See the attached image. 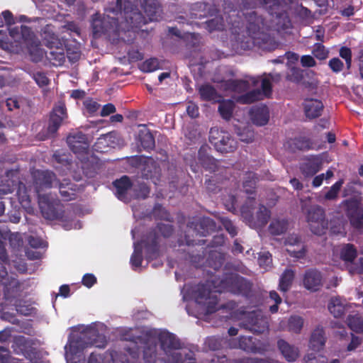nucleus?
Here are the masks:
<instances>
[{
	"instance_id": "1",
	"label": "nucleus",
	"mask_w": 363,
	"mask_h": 363,
	"mask_svg": "<svg viewBox=\"0 0 363 363\" xmlns=\"http://www.w3.org/2000/svg\"><path fill=\"white\" fill-rule=\"evenodd\" d=\"M135 1V0H116L115 7L106 10L108 13L106 17L101 18L98 13L95 14L91 23L94 35L99 36L111 29L129 30L147 23L146 17L133 7Z\"/></svg>"
},
{
	"instance_id": "2",
	"label": "nucleus",
	"mask_w": 363,
	"mask_h": 363,
	"mask_svg": "<svg viewBox=\"0 0 363 363\" xmlns=\"http://www.w3.org/2000/svg\"><path fill=\"white\" fill-rule=\"evenodd\" d=\"M160 342L157 349L156 338L150 337L145 343L143 359L145 363H155L157 359L169 363H195L192 353L180 350L179 340L172 333L162 331L158 334Z\"/></svg>"
},
{
	"instance_id": "3",
	"label": "nucleus",
	"mask_w": 363,
	"mask_h": 363,
	"mask_svg": "<svg viewBox=\"0 0 363 363\" xmlns=\"http://www.w3.org/2000/svg\"><path fill=\"white\" fill-rule=\"evenodd\" d=\"M208 281L206 284L199 285L195 291V298L198 303L206 306L208 313H213L216 310L217 296L216 293L229 291L233 293H240L248 289L249 284L245 280L236 274H231L225 279L219 281Z\"/></svg>"
},
{
	"instance_id": "4",
	"label": "nucleus",
	"mask_w": 363,
	"mask_h": 363,
	"mask_svg": "<svg viewBox=\"0 0 363 363\" xmlns=\"http://www.w3.org/2000/svg\"><path fill=\"white\" fill-rule=\"evenodd\" d=\"M34 185L38 194V203L43 216L48 220L59 219L62 216V208L59 200L50 194H42L40 191L50 188L57 184L55 177L49 171L37 170L33 172Z\"/></svg>"
},
{
	"instance_id": "5",
	"label": "nucleus",
	"mask_w": 363,
	"mask_h": 363,
	"mask_svg": "<svg viewBox=\"0 0 363 363\" xmlns=\"http://www.w3.org/2000/svg\"><path fill=\"white\" fill-rule=\"evenodd\" d=\"M10 36L18 43L16 47L21 50L26 48L33 61L41 60L46 52L41 48L39 40L35 38L30 28L27 26L15 27L9 30Z\"/></svg>"
},
{
	"instance_id": "6",
	"label": "nucleus",
	"mask_w": 363,
	"mask_h": 363,
	"mask_svg": "<svg viewBox=\"0 0 363 363\" xmlns=\"http://www.w3.org/2000/svg\"><path fill=\"white\" fill-rule=\"evenodd\" d=\"M279 74H264L262 80V90L255 89L244 95L239 96L237 101L240 104H251L261 100L264 97H268L272 92L271 81L277 82L280 80Z\"/></svg>"
},
{
	"instance_id": "7",
	"label": "nucleus",
	"mask_w": 363,
	"mask_h": 363,
	"mask_svg": "<svg viewBox=\"0 0 363 363\" xmlns=\"http://www.w3.org/2000/svg\"><path fill=\"white\" fill-rule=\"evenodd\" d=\"M302 209L306 215V220L311 230L315 235L323 234L328 227V223L325 220L324 210L318 205L306 208L302 205Z\"/></svg>"
},
{
	"instance_id": "8",
	"label": "nucleus",
	"mask_w": 363,
	"mask_h": 363,
	"mask_svg": "<svg viewBox=\"0 0 363 363\" xmlns=\"http://www.w3.org/2000/svg\"><path fill=\"white\" fill-rule=\"evenodd\" d=\"M44 34V40L50 49L45 53L46 57L53 65L61 66L65 61L66 55L62 43L53 33L47 35V31H45Z\"/></svg>"
},
{
	"instance_id": "9",
	"label": "nucleus",
	"mask_w": 363,
	"mask_h": 363,
	"mask_svg": "<svg viewBox=\"0 0 363 363\" xmlns=\"http://www.w3.org/2000/svg\"><path fill=\"white\" fill-rule=\"evenodd\" d=\"M209 140L217 151L222 153L230 152L237 148V142L230 135L218 128L211 129Z\"/></svg>"
},
{
	"instance_id": "10",
	"label": "nucleus",
	"mask_w": 363,
	"mask_h": 363,
	"mask_svg": "<svg viewBox=\"0 0 363 363\" xmlns=\"http://www.w3.org/2000/svg\"><path fill=\"white\" fill-rule=\"evenodd\" d=\"M95 345L96 347H104L106 345L105 337L99 335L94 329H89L82 333L77 341H71L70 350L76 349L83 350L89 346Z\"/></svg>"
},
{
	"instance_id": "11",
	"label": "nucleus",
	"mask_w": 363,
	"mask_h": 363,
	"mask_svg": "<svg viewBox=\"0 0 363 363\" xmlns=\"http://www.w3.org/2000/svg\"><path fill=\"white\" fill-rule=\"evenodd\" d=\"M241 213L245 221L253 228L264 226L270 217L269 210L264 206L259 207L255 216L252 214L251 210L247 206L242 207Z\"/></svg>"
},
{
	"instance_id": "12",
	"label": "nucleus",
	"mask_w": 363,
	"mask_h": 363,
	"mask_svg": "<svg viewBox=\"0 0 363 363\" xmlns=\"http://www.w3.org/2000/svg\"><path fill=\"white\" fill-rule=\"evenodd\" d=\"M242 325L256 333H264L268 328V323L260 311H251L244 314Z\"/></svg>"
},
{
	"instance_id": "13",
	"label": "nucleus",
	"mask_w": 363,
	"mask_h": 363,
	"mask_svg": "<svg viewBox=\"0 0 363 363\" xmlns=\"http://www.w3.org/2000/svg\"><path fill=\"white\" fill-rule=\"evenodd\" d=\"M259 79L250 77L243 80H223L220 82V88L226 91L242 92L251 86H256Z\"/></svg>"
},
{
	"instance_id": "14",
	"label": "nucleus",
	"mask_w": 363,
	"mask_h": 363,
	"mask_svg": "<svg viewBox=\"0 0 363 363\" xmlns=\"http://www.w3.org/2000/svg\"><path fill=\"white\" fill-rule=\"evenodd\" d=\"M286 251L295 258L301 259L304 257L306 249L302 243L301 238L297 234L289 235L284 240Z\"/></svg>"
},
{
	"instance_id": "15",
	"label": "nucleus",
	"mask_w": 363,
	"mask_h": 363,
	"mask_svg": "<svg viewBox=\"0 0 363 363\" xmlns=\"http://www.w3.org/2000/svg\"><path fill=\"white\" fill-rule=\"evenodd\" d=\"M347 208V215L351 224L355 228L363 226V211L359 208V203L354 200H347L342 203Z\"/></svg>"
},
{
	"instance_id": "16",
	"label": "nucleus",
	"mask_w": 363,
	"mask_h": 363,
	"mask_svg": "<svg viewBox=\"0 0 363 363\" xmlns=\"http://www.w3.org/2000/svg\"><path fill=\"white\" fill-rule=\"evenodd\" d=\"M139 162L143 177L153 179V182L155 184L156 181L158 180L160 172L155 161L151 157H140Z\"/></svg>"
},
{
	"instance_id": "17",
	"label": "nucleus",
	"mask_w": 363,
	"mask_h": 363,
	"mask_svg": "<svg viewBox=\"0 0 363 363\" xmlns=\"http://www.w3.org/2000/svg\"><path fill=\"white\" fill-rule=\"evenodd\" d=\"M322 165V157L320 155H313L303 159L300 169L305 177H311L321 169Z\"/></svg>"
},
{
	"instance_id": "18",
	"label": "nucleus",
	"mask_w": 363,
	"mask_h": 363,
	"mask_svg": "<svg viewBox=\"0 0 363 363\" xmlns=\"http://www.w3.org/2000/svg\"><path fill=\"white\" fill-rule=\"evenodd\" d=\"M67 117L66 108L64 104L59 103L50 114L48 131L50 135H54L60 128L62 121Z\"/></svg>"
},
{
	"instance_id": "19",
	"label": "nucleus",
	"mask_w": 363,
	"mask_h": 363,
	"mask_svg": "<svg viewBox=\"0 0 363 363\" xmlns=\"http://www.w3.org/2000/svg\"><path fill=\"white\" fill-rule=\"evenodd\" d=\"M323 284V276L321 273L316 269L307 270L303 277V284L304 287L309 291H318Z\"/></svg>"
},
{
	"instance_id": "20",
	"label": "nucleus",
	"mask_w": 363,
	"mask_h": 363,
	"mask_svg": "<svg viewBox=\"0 0 363 363\" xmlns=\"http://www.w3.org/2000/svg\"><path fill=\"white\" fill-rule=\"evenodd\" d=\"M67 141L70 149L76 154L86 152L89 148L87 138L82 133L69 135Z\"/></svg>"
},
{
	"instance_id": "21",
	"label": "nucleus",
	"mask_w": 363,
	"mask_h": 363,
	"mask_svg": "<svg viewBox=\"0 0 363 363\" xmlns=\"http://www.w3.org/2000/svg\"><path fill=\"white\" fill-rule=\"evenodd\" d=\"M141 6L150 21H158L162 10L157 0H140Z\"/></svg>"
},
{
	"instance_id": "22",
	"label": "nucleus",
	"mask_w": 363,
	"mask_h": 363,
	"mask_svg": "<svg viewBox=\"0 0 363 363\" xmlns=\"http://www.w3.org/2000/svg\"><path fill=\"white\" fill-rule=\"evenodd\" d=\"M209 147L203 145L199 151V161L201 166L210 172L218 169L217 161L208 155Z\"/></svg>"
},
{
	"instance_id": "23",
	"label": "nucleus",
	"mask_w": 363,
	"mask_h": 363,
	"mask_svg": "<svg viewBox=\"0 0 363 363\" xmlns=\"http://www.w3.org/2000/svg\"><path fill=\"white\" fill-rule=\"evenodd\" d=\"M250 118L257 125H264L269 118V109L266 106L253 107L250 111Z\"/></svg>"
},
{
	"instance_id": "24",
	"label": "nucleus",
	"mask_w": 363,
	"mask_h": 363,
	"mask_svg": "<svg viewBox=\"0 0 363 363\" xmlns=\"http://www.w3.org/2000/svg\"><path fill=\"white\" fill-rule=\"evenodd\" d=\"M303 106L306 116L309 118L320 116L323 109L322 101L315 99H306Z\"/></svg>"
},
{
	"instance_id": "25",
	"label": "nucleus",
	"mask_w": 363,
	"mask_h": 363,
	"mask_svg": "<svg viewBox=\"0 0 363 363\" xmlns=\"http://www.w3.org/2000/svg\"><path fill=\"white\" fill-rule=\"evenodd\" d=\"M113 184L116 189L117 197L121 201H127L126 194L132 186L129 178L123 176L120 179L115 181Z\"/></svg>"
},
{
	"instance_id": "26",
	"label": "nucleus",
	"mask_w": 363,
	"mask_h": 363,
	"mask_svg": "<svg viewBox=\"0 0 363 363\" xmlns=\"http://www.w3.org/2000/svg\"><path fill=\"white\" fill-rule=\"evenodd\" d=\"M115 135L110 133L99 138L94 144V150L97 152H107L108 147H114Z\"/></svg>"
},
{
	"instance_id": "27",
	"label": "nucleus",
	"mask_w": 363,
	"mask_h": 363,
	"mask_svg": "<svg viewBox=\"0 0 363 363\" xmlns=\"http://www.w3.org/2000/svg\"><path fill=\"white\" fill-rule=\"evenodd\" d=\"M278 345L280 351L287 361L294 362L298 357V349L294 346L289 345L286 341L282 340H279L278 342Z\"/></svg>"
},
{
	"instance_id": "28",
	"label": "nucleus",
	"mask_w": 363,
	"mask_h": 363,
	"mask_svg": "<svg viewBox=\"0 0 363 363\" xmlns=\"http://www.w3.org/2000/svg\"><path fill=\"white\" fill-rule=\"evenodd\" d=\"M347 302L339 297L332 298L328 304V310L335 317H340L346 309Z\"/></svg>"
},
{
	"instance_id": "29",
	"label": "nucleus",
	"mask_w": 363,
	"mask_h": 363,
	"mask_svg": "<svg viewBox=\"0 0 363 363\" xmlns=\"http://www.w3.org/2000/svg\"><path fill=\"white\" fill-rule=\"evenodd\" d=\"M17 195L18 197L19 203L21 206L28 212L33 213V208L31 205V200L30 196L28 194L27 188L26 186L20 183L18 188Z\"/></svg>"
},
{
	"instance_id": "30",
	"label": "nucleus",
	"mask_w": 363,
	"mask_h": 363,
	"mask_svg": "<svg viewBox=\"0 0 363 363\" xmlns=\"http://www.w3.org/2000/svg\"><path fill=\"white\" fill-rule=\"evenodd\" d=\"M324 330L322 328H316L312 333L310 339V346L314 350H320L325 342Z\"/></svg>"
},
{
	"instance_id": "31",
	"label": "nucleus",
	"mask_w": 363,
	"mask_h": 363,
	"mask_svg": "<svg viewBox=\"0 0 363 363\" xmlns=\"http://www.w3.org/2000/svg\"><path fill=\"white\" fill-rule=\"evenodd\" d=\"M61 196L65 201H70L75 198V189L73 184L65 179L60 183H57Z\"/></svg>"
},
{
	"instance_id": "32",
	"label": "nucleus",
	"mask_w": 363,
	"mask_h": 363,
	"mask_svg": "<svg viewBox=\"0 0 363 363\" xmlns=\"http://www.w3.org/2000/svg\"><path fill=\"white\" fill-rule=\"evenodd\" d=\"M264 27V21L263 19L257 16V15L253 12L250 13V16L248 18V25H247V30L251 35H256L257 33L259 32Z\"/></svg>"
},
{
	"instance_id": "33",
	"label": "nucleus",
	"mask_w": 363,
	"mask_h": 363,
	"mask_svg": "<svg viewBox=\"0 0 363 363\" xmlns=\"http://www.w3.org/2000/svg\"><path fill=\"white\" fill-rule=\"evenodd\" d=\"M294 275V271L291 269H286L284 270L279 279V287L280 291L283 292L289 291L292 285Z\"/></svg>"
},
{
	"instance_id": "34",
	"label": "nucleus",
	"mask_w": 363,
	"mask_h": 363,
	"mask_svg": "<svg viewBox=\"0 0 363 363\" xmlns=\"http://www.w3.org/2000/svg\"><path fill=\"white\" fill-rule=\"evenodd\" d=\"M201 98L206 101H219V96L210 85H203L199 88Z\"/></svg>"
},
{
	"instance_id": "35",
	"label": "nucleus",
	"mask_w": 363,
	"mask_h": 363,
	"mask_svg": "<svg viewBox=\"0 0 363 363\" xmlns=\"http://www.w3.org/2000/svg\"><path fill=\"white\" fill-rule=\"evenodd\" d=\"M289 226L287 220L284 219H274L269 227V230L272 234L280 235L284 233Z\"/></svg>"
},
{
	"instance_id": "36",
	"label": "nucleus",
	"mask_w": 363,
	"mask_h": 363,
	"mask_svg": "<svg viewBox=\"0 0 363 363\" xmlns=\"http://www.w3.org/2000/svg\"><path fill=\"white\" fill-rule=\"evenodd\" d=\"M304 319L299 315H291L287 323V330L289 332L299 333L303 326Z\"/></svg>"
},
{
	"instance_id": "37",
	"label": "nucleus",
	"mask_w": 363,
	"mask_h": 363,
	"mask_svg": "<svg viewBox=\"0 0 363 363\" xmlns=\"http://www.w3.org/2000/svg\"><path fill=\"white\" fill-rule=\"evenodd\" d=\"M10 173H7L6 177L0 182V195H6L11 193L17 184V180L10 179Z\"/></svg>"
},
{
	"instance_id": "38",
	"label": "nucleus",
	"mask_w": 363,
	"mask_h": 363,
	"mask_svg": "<svg viewBox=\"0 0 363 363\" xmlns=\"http://www.w3.org/2000/svg\"><path fill=\"white\" fill-rule=\"evenodd\" d=\"M340 256L345 262L352 263L357 257V250L351 244L344 245L340 251Z\"/></svg>"
},
{
	"instance_id": "39",
	"label": "nucleus",
	"mask_w": 363,
	"mask_h": 363,
	"mask_svg": "<svg viewBox=\"0 0 363 363\" xmlns=\"http://www.w3.org/2000/svg\"><path fill=\"white\" fill-rule=\"evenodd\" d=\"M233 108L234 104L232 101H223L220 102L218 111L220 112V114L223 118L229 120L232 116Z\"/></svg>"
},
{
	"instance_id": "40",
	"label": "nucleus",
	"mask_w": 363,
	"mask_h": 363,
	"mask_svg": "<svg viewBox=\"0 0 363 363\" xmlns=\"http://www.w3.org/2000/svg\"><path fill=\"white\" fill-rule=\"evenodd\" d=\"M201 229L196 228V231L199 234L201 235L205 236L208 233H209L211 231L213 230L215 228V225L213 221L208 218H203L199 225Z\"/></svg>"
},
{
	"instance_id": "41",
	"label": "nucleus",
	"mask_w": 363,
	"mask_h": 363,
	"mask_svg": "<svg viewBox=\"0 0 363 363\" xmlns=\"http://www.w3.org/2000/svg\"><path fill=\"white\" fill-rule=\"evenodd\" d=\"M347 325L352 330L356 333L363 332V320L358 315L348 316Z\"/></svg>"
},
{
	"instance_id": "42",
	"label": "nucleus",
	"mask_w": 363,
	"mask_h": 363,
	"mask_svg": "<svg viewBox=\"0 0 363 363\" xmlns=\"http://www.w3.org/2000/svg\"><path fill=\"white\" fill-rule=\"evenodd\" d=\"M257 177L255 173L250 172L247 174L243 182V188L246 193L251 194L255 188Z\"/></svg>"
},
{
	"instance_id": "43",
	"label": "nucleus",
	"mask_w": 363,
	"mask_h": 363,
	"mask_svg": "<svg viewBox=\"0 0 363 363\" xmlns=\"http://www.w3.org/2000/svg\"><path fill=\"white\" fill-rule=\"evenodd\" d=\"M238 347L247 352H255L257 350L252 337H242Z\"/></svg>"
},
{
	"instance_id": "44",
	"label": "nucleus",
	"mask_w": 363,
	"mask_h": 363,
	"mask_svg": "<svg viewBox=\"0 0 363 363\" xmlns=\"http://www.w3.org/2000/svg\"><path fill=\"white\" fill-rule=\"evenodd\" d=\"M134 252L130 258V263L133 267H138L140 266L143 260L142 247L140 244L134 245Z\"/></svg>"
},
{
	"instance_id": "45",
	"label": "nucleus",
	"mask_w": 363,
	"mask_h": 363,
	"mask_svg": "<svg viewBox=\"0 0 363 363\" xmlns=\"http://www.w3.org/2000/svg\"><path fill=\"white\" fill-rule=\"evenodd\" d=\"M140 140L142 147L145 150L151 149L155 145V140L150 132L143 133L140 135Z\"/></svg>"
},
{
	"instance_id": "46",
	"label": "nucleus",
	"mask_w": 363,
	"mask_h": 363,
	"mask_svg": "<svg viewBox=\"0 0 363 363\" xmlns=\"http://www.w3.org/2000/svg\"><path fill=\"white\" fill-rule=\"evenodd\" d=\"M343 184V180H339L335 182L325 195L326 200H335L337 197V194Z\"/></svg>"
},
{
	"instance_id": "47",
	"label": "nucleus",
	"mask_w": 363,
	"mask_h": 363,
	"mask_svg": "<svg viewBox=\"0 0 363 363\" xmlns=\"http://www.w3.org/2000/svg\"><path fill=\"white\" fill-rule=\"evenodd\" d=\"M160 64L157 59L151 58L140 65V69L145 72H151L159 69Z\"/></svg>"
},
{
	"instance_id": "48",
	"label": "nucleus",
	"mask_w": 363,
	"mask_h": 363,
	"mask_svg": "<svg viewBox=\"0 0 363 363\" xmlns=\"http://www.w3.org/2000/svg\"><path fill=\"white\" fill-rule=\"evenodd\" d=\"M18 82L19 79L17 78L15 75L9 73H5L4 74L0 77V85L1 86H16Z\"/></svg>"
},
{
	"instance_id": "49",
	"label": "nucleus",
	"mask_w": 363,
	"mask_h": 363,
	"mask_svg": "<svg viewBox=\"0 0 363 363\" xmlns=\"http://www.w3.org/2000/svg\"><path fill=\"white\" fill-rule=\"evenodd\" d=\"M16 308L17 312L23 315H31L35 311V308L31 305L22 301H19L18 303L16 304Z\"/></svg>"
},
{
	"instance_id": "50",
	"label": "nucleus",
	"mask_w": 363,
	"mask_h": 363,
	"mask_svg": "<svg viewBox=\"0 0 363 363\" xmlns=\"http://www.w3.org/2000/svg\"><path fill=\"white\" fill-rule=\"evenodd\" d=\"M206 28L209 32H212L214 30H220L223 27V18L220 16H216L215 18L206 21Z\"/></svg>"
},
{
	"instance_id": "51",
	"label": "nucleus",
	"mask_w": 363,
	"mask_h": 363,
	"mask_svg": "<svg viewBox=\"0 0 363 363\" xmlns=\"http://www.w3.org/2000/svg\"><path fill=\"white\" fill-rule=\"evenodd\" d=\"M313 54L318 60H325L328 56V51L320 43H316L314 45Z\"/></svg>"
},
{
	"instance_id": "52",
	"label": "nucleus",
	"mask_w": 363,
	"mask_h": 363,
	"mask_svg": "<svg viewBox=\"0 0 363 363\" xmlns=\"http://www.w3.org/2000/svg\"><path fill=\"white\" fill-rule=\"evenodd\" d=\"M272 256L268 252H263L259 255L258 262L260 267L267 269L272 264Z\"/></svg>"
},
{
	"instance_id": "53",
	"label": "nucleus",
	"mask_w": 363,
	"mask_h": 363,
	"mask_svg": "<svg viewBox=\"0 0 363 363\" xmlns=\"http://www.w3.org/2000/svg\"><path fill=\"white\" fill-rule=\"evenodd\" d=\"M84 105L86 110L90 113H95L96 111L99 110L100 107V105L97 102L93 101L92 99L85 100L84 101Z\"/></svg>"
},
{
	"instance_id": "54",
	"label": "nucleus",
	"mask_w": 363,
	"mask_h": 363,
	"mask_svg": "<svg viewBox=\"0 0 363 363\" xmlns=\"http://www.w3.org/2000/svg\"><path fill=\"white\" fill-rule=\"evenodd\" d=\"M340 55L341 56V57L345 60L347 67L348 69H350L352 62L351 50L347 48L343 47L340 50Z\"/></svg>"
},
{
	"instance_id": "55",
	"label": "nucleus",
	"mask_w": 363,
	"mask_h": 363,
	"mask_svg": "<svg viewBox=\"0 0 363 363\" xmlns=\"http://www.w3.org/2000/svg\"><path fill=\"white\" fill-rule=\"evenodd\" d=\"M329 66L333 72H339L343 68V63L340 59L335 57L329 61Z\"/></svg>"
},
{
	"instance_id": "56",
	"label": "nucleus",
	"mask_w": 363,
	"mask_h": 363,
	"mask_svg": "<svg viewBox=\"0 0 363 363\" xmlns=\"http://www.w3.org/2000/svg\"><path fill=\"white\" fill-rule=\"evenodd\" d=\"M221 222L223 227L232 236H235L237 234L236 228L230 220L223 218L221 219Z\"/></svg>"
},
{
	"instance_id": "57",
	"label": "nucleus",
	"mask_w": 363,
	"mask_h": 363,
	"mask_svg": "<svg viewBox=\"0 0 363 363\" xmlns=\"http://www.w3.org/2000/svg\"><path fill=\"white\" fill-rule=\"evenodd\" d=\"M350 272L351 274H362L363 272V258L358 259V263L352 264L350 267Z\"/></svg>"
},
{
	"instance_id": "58",
	"label": "nucleus",
	"mask_w": 363,
	"mask_h": 363,
	"mask_svg": "<svg viewBox=\"0 0 363 363\" xmlns=\"http://www.w3.org/2000/svg\"><path fill=\"white\" fill-rule=\"evenodd\" d=\"M11 359L9 352L6 348L0 347V363H11Z\"/></svg>"
},
{
	"instance_id": "59",
	"label": "nucleus",
	"mask_w": 363,
	"mask_h": 363,
	"mask_svg": "<svg viewBox=\"0 0 363 363\" xmlns=\"http://www.w3.org/2000/svg\"><path fill=\"white\" fill-rule=\"evenodd\" d=\"M33 78H34L35 81L36 82V83L40 86L47 85L49 82V80H48V77L45 76V74L43 73H41V72L35 74L33 76Z\"/></svg>"
},
{
	"instance_id": "60",
	"label": "nucleus",
	"mask_w": 363,
	"mask_h": 363,
	"mask_svg": "<svg viewBox=\"0 0 363 363\" xmlns=\"http://www.w3.org/2000/svg\"><path fill=\"white\" fill-rule=\"evenodd\" d=\"M301 63L303 67H311L315 65V61L311 55H303L301 58Z\"/></svg>"
},
{
	"instance_id": "61",
	"label": "nucleus",
	"mask_w": 363,
	"mask_h": 363,
	"mask_svg": "<svg viewBox=\"0 0 363 363\" xmlns=\"http://www.w3.org/2000/svg\"><path fill=\"white\" fill-rule=\"evenodd\" d=\"M96 281V277L91 274H85L82 279L83 284L89 288L91 287Z\"/></svg>"
},
{
	"instance_id": "62",
	"label": "nucleus",
	"mask_w": 363,
	"mask_h": 363,
	"mask_svg": "<svg viewBox=\"0 0 363 363\" xmlns=\"http://www.w3.org/2000/svg\"><path fill=\"white\" fill-rule=\"evenodd\" d=\"M67 57L70 62H75L80 58L81 53L77 49L74 50H71L70 49H67Z\"/></svg>"
},
{
	"instance_id": "63",
	"label": "nucleus",
	"mask_w": 363,
	"mask_h": 363,
	"mask_svg": "<svg viewBox=\"0 0 363 363\" xmlns=\"http://www.w3.org/2000/svg\"><path fill=\"white\" fill-rule=\"evenodd\" d=\"M116 111V107L112 104H108L104 106L101 111V116H106Z\"/></svg>"
},
{
	"instance_id": "64",
	"label": "nucleus",
	"mask_w": 363,
	"mask_h": 363,
	"mask_svg": "<svg viewBox=\"0 0 363 363\" xmlns=\"http://www.w3.org/2000/svg\"><path fill=\"white\" fill-rule=\"evenodd\" d=\"M186 112L191 118H196L199 115L198 107L194 104H189L187 106Z\"/></svg>"
}]
</instances>
